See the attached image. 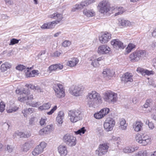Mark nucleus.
I'll use <instances>...</instances> for the list:
<instances>
[{
    "mask_svg": "<svg viewBox=\"0 0 156 156\" xmlns=\"http://www.w3.org/2000/svg\"><path fill=\"white\" fill-rule=\"evenodd\" d=\"M87 97L88 104L90 107L101 104L102 102L101 96L96 91H92L89 93Z\"/></svg>",
    "mask_w": 156,
    "mask_h": 156,
    "instance_id": "obj_1",
    "label": "nucleus"
},
{
    "mask_svg": "<svg viewBox=\"0 0 156 156\" xmlns=\"http://www.w3.org/2000/svg\"><path fill=\"white\" fill-rule=\"evenodd\" d=\"M104 101L109 103H114L117 100V94L111 91H107L104 94Z\"/></svg>",
    "mask_w": 156,
    "mask_h": 156,
    "instance_id": "obj_2",
    "label": "nucleus"
},
{
    "mask_svg": "<svg viewBox=\"0 0 156 156\" xmlns=\"http://www.w3.org/2000/svg\"><path fill=\"white\" fill-rule=\"evenodd\" d=\"M53 88L55 92V95L58 98H62L65 95V90L63 86L60 83L54 84Z\"/></svg>",
    "mask_w": 156,
    "mask_h": 156,
    "instance_id": "obj_3",
    "label": "nucleus"
},
{
    "mask_svg": "<svg viewBox=\"0 0 156 156\" xmlns=\"http://www.w3.org/2000/svg\"><path fill=\"white\" fill-rule=\"evenodd\" d=\"M98 8L101 13H106L110 10V5L108 1L104 0L99 2Z\"/></svg>",
    "mask_w": 156,
    "mask_h": 156,
    "instance_id": "obj_4",
    "label": "nucleus"
},
{
    "mask_svg": "<svg viewBox=\"0 0 156 156\" xmlns=\"http://www.w3.org/2000/svg\"><path fill=\"white\" fill-rule=\"evenodd\" d=\"M62 140L64 143L71 147L75 145L76 144V137L69 133L64 135Z\"/></svg>",
    "mask_w": 156,
    "mask_h": 156,
    "instance_id": "obj_5",
    "label": "nucleus"
},
{
    "mask_svg": "<svg viewBox=\"0 0 156 156\" xmlns=\"http://www.w3.org/2000/svg\"><path fill=\"white\" fill-rule=\"evenodd\" d=\"M47 144L44 142H41L34 148L32 152V154L34 156H37L41 154L46 147Z\"/></svg>",
    "mask_w": 156,
    "mask_h": 156,
    "instance_id": "obj_6",
    "label": "nucleus"
},
{
    "mask_svg": "<svg viewBox=\"0 0 156 156\" xmlns=\"http://www.w3.org/2000/svg\"><path fill=\"white\" fill-rule=\"evenodd\" d=\"M84 89V87L81 85H73L70 88L69 90L72 94L78 96L81 94Z\"/></svg>",
    "mask_w": 156,
    "mask_h": 156,
    "instance_id": "obj_7",
    "label": "nucleus"
},
{
    "mask_svg": "<svg viewBox=\"0 0 156 156\" xmlns=\"http://www.w3.org/2000/svg\"><path fill=\"white\" fill-rule=\"evenodd\" d=\"M115 125V120L112 118H107L104 124V127L107 131H112Z\"/></svg>",
    "mask_w": 156,
    "mask_h": 156,
    "instance_id": "obj_8",
    "label": "nucleus"
},
{
    "mask_svg": "<svg viewBox=\"0 0 156 156\" xmlns=\"http://www.w3.org/2000/svg\"><path fill=\"white\" fill-rule=\"evenodd\" d=\"M80 112L79 111H70L69 113V116L70 117V121L73 122H75L80 119Z\"/></svg>",
    "mask_w": 156,
    "mask_h": 156,
    "instance_id": "obj_9",
    "label": "nucleus"
},
{
    "mask_svg": "<svg viewBox=\"0 0 156 156\" xmlns=\"http://www.w3.org/2000/svg\"><path fill=\"white\" fill-rule=\"evenodd\" d=\"M112 38V35L108 32L102 33L99 36V38L100 42L102 44L107 43Z\"/></svg>",
    "mask_w": 156,
    "mask_h": 156,
    "instance_id": "obj_10",
    "label": "nucleus"
},
{
    "mask_svg": "<svg viewBox=\"0 0 156 156\" xmlns=\"http://www.w3.org/2000/svg\"><path fill=\"white\" fill-rule=\"evenodd\" d=\"M111 51V48L107 45H101L98 48L97 53L99 55L108 54Z\"/></svg>",
    "mask_w": 156,
    "mask_h": 156,
    "instance_id": "obj_11",
    "label": "nucleus"
},
{
    "mask_svg": "<svg viewBox=\"0 0 156 156\" xmlns=\"http://www.w3.org/2000/svg\"><path fill=\"white\" fill-rule=\"evenodd\" d=\"M109 147L107 144L104 143L100 144L99 146L98 155L99 156H102L106 154L108 151Z\"/></svg>",
    "mask_w": 156,
    "mask_h": 156,
    "instance_id": "obj_12",
    "label": "nucleus"
},
{
    "mask_svg": "<svg viewBox=\"0 0 156 156\" xmlns=\"http://www.w3.org/2000/svg\"><path fill=\"white\" fill-rule=\"evenodd\" d=\"M121 81L124 83L132 82L133 81L132 74L129 72H126L123 74L121 77Z\"/></svg>",
    "mask_w": 156,
    "mask_h": 156,
    "instance_id": "obj_13",
    "label": "nucleus"
},
{
    "mask_svg": "<svg viewBox=\"0 0 156 156\" xmlns=\"http://www.w3.org/2000/svg\"><path fill=\"white\" fill-rule=\"evenodd\" d=\"M109 109L108 108H105L101 109L99 112L94 114V117L98 119H100L107 115L109 111Z\"/></svg>",
    "mask_w": 156,
    "mask_h": 156,
    "instance_id": "obj_14",
    "label": "nucleus"
},
{
    "mask_svg": "<svg viewBox=\"0 0 156 156\" xmlns=\"http://www.w3.org/2000/svg\"><path fill=\"white\" fill-rule=\"evenodd\" d=\"M54 129V128L53 125H48L46 127L41 129L39 131V133L40 135H44L49 133L53 131Z\"/></svg>",
    "mask_w": 156,
    "mask_h": 156,
    "instance_id": "obj_15",
    "label": "nucleus"
},
{
    "mask_svg": "<svg viewBox=\"0 0 156 156\" xmlns=\"http://www.w3.org/2000/svg\"><path fill=\"white\" fill-rule=\"evenodd\" d=\"M111 44L115 48L123 49L125 48L123 43L118 39L112 40L111 42Z\"/></svg>",
    "mask_w": 156,
    "mask_h": 156,
    "instance_id": "obj_16",
    "label": "nucleus"
},
{
    "mask_svg": "<svg viewBox=\"0 0 156 156\" xmlns=\"http://www.w3.org/2000/svg\"><path fill=\"white\" fill-rule=\"evenodd\" d=\"M58 21H53L52 22H48L44 23L41 27V28L42 29H52L55 27V25L58 24Z\"/></svg>",
    "mask_w": 156,
    "mask_h": 156,
    "instance_id": "obj_17",
    "label": "nucleus"
},
{
    "mask_svg": "<svg viewBox=\"0 0 156 156\" xmlns=\"http://www.w3.org/2000/svg\"><path fill=\"white\" fill-rule=\"evenodd\" d=\"M49 17L56 19V20L55 21H58V22H57L58 23H59L63 18L62 15L57 12L53 13V14L49 15Z\"/></svg>",
    "mask_w": 156,
    "mask_h": 156,
    "instance_id": "obj_18",
    "label": "nucleus"
},
{
    "mask_svg": "<svg viewBox=\"0 0 156 156\" xmlns=\"http://www.w3.org/2000/svg\"><path fill=\"white\" fill-rule=\"evenodd\" d=\"M33 146V144L29 142L25 143L21 146V150L24 152H27L29 151Z\"/></svg>",
    "mask_w": 156,
    "mask_h": 156,
    "instance_id": "obj_19",
    "label": "nucleus"
},
{
    "mask_svg": "<svg viewBox=\"0 0 156 156\" xmlns=\"http://www.w3.org/2000/svg\"><path fill=\"white\" fill-rule=\"evenodd\" d=\"M58 151L61 156H65L68 153L67 147L64 145H60L58 147Z\"/></svg>",
    "mask_w": 156,
    "mask_h": 156,
    "instance_id": "obj_20",
    "label": "nucleus"
},
{
    "mask_svg": "<svg viewBox=\"0 0 156 156\" xmlns=\"http://www.w3.org/2000/svg\"><path fill=\"white\" fill-rule=\"evenodd\" d=\"M31 68H30L27 67V72L26 73V76L27 77H33L35 76L36 75H37L39 74L38 71L36 70H34L31 72H29V69H31Z\"/></svg>",
    "mask_w": 156,
    "mask_h": 156,
    "instance_id": "obj_21",
    "label": "nucleus"
},
{
    "mask_svg": "<svg viewBox=\"0 0 156 156\" xmlns=\"http://www.w3.org/2000/svg\"><path fill=\"white\" fill-rule=\"evenodd\" d=\"M64 116V114L63 111H61L58 113V115L56 118V121L59 124V126H61L63 122V119Z\"/></svg>",
    "mask_w": 156,
    "mask_h": 156,
    "instance_id": "obj_22",
    "label": "nucleus"
},
{
    "mask_svg": "<svg viewBox=\"0 0 156 156\" xmlns=\"http://www.w3.org/2000/svg\"><path fill=\"white\" fill-rule=\"evenodd\" d=\"M12 67L11 64L8 62H5L2 64L0 67V71L1 72L3 73L10 69Z\"/></svg>",
    "mask_w": 156,
    "mask_h": 156,
    "instance_id": "obj_23",
    "label": "nucleus"
},
{
    "mask_svg": "<svg viewBox=\"0 0 156 156\" xmlns=\"http://www.w3.org/2000/svg\"><path fill=\"white\" fill-rule=\"evenodd\" d=\"M143 123L140 121H136L133 124V128L136 132H139L141 130Z\"/></svg>",
    "mask_w": 156,
    "mask_h": 156,
    "instance_id": "obj_24",
    "label": "nucleus"
},
{
    "mask_svg": "<svg viewBox=\"0 0 156 156\" xmlns=\"http://www.w3.org/2000/svg\"><path fill=\"white\" fill-rule=\"evenodd\" d=\"M136 71L137 72L141 73L143 75H150L153 74V71H149L147 70L144 69L143 68L140 67L137 68Z\"/></svg>",
    "mask_w": 156,
    "mask_h": 156,
    "instance_id": "obj_25",
    "label": "nucleus"
},
{
    "mask_svg": "<svg viewBox=\"0 0 156 156\" xmlns=\"http://www.w3.org/2000/svg\"><path fill=\"white\" fill-rule=\"evenodd\" d=\"M102 75L104 77L106 80H109L112 77V74L109 69H106L102 72Z\"/></svg>",
    "mask_w": 156,
    "mask_h": 156,
    "instance_id": "obj_26",
    "label": "nucleus"
},
{
    "mask_svg": "<svg viewBox=\"0 0 156 156\" xmlns=\"http://www.w3.org/2000/svg\"><path fill=\"white\" fill-rule=\"evenodd\" d=\"M63 68V66L60 64H56L50 66L48 68V71L50 72L52 71H55L58 69H62Z\"/></svg>",
    "mask_w": 156,
    "mask_h": 156,
    "instance_id": "obj_27",
    "label": "nucleus"
},
{
    "mask_svg": "<svg viewBox=\"0 0 156 156\" xmlns=\"http://www.w3.org/2000/svg\"><path fill=\"white\" fill-rule=\"evenodd\" d=\"M129 60L132 62H136L139 60L136 51L129 55Z\"/></svg>",
    "mask_w": 156,
    "mask_h": 156,
    "instance_id": "obj_28",
    "label": "nucleus"
},
{
    "mask_svg": "<svg viewBox=\"0 0 156 156\" xmlns=\"http://www.w3.org/2000/svg\"><path fill=\"white\" fill-rule=\"evenodd\" d=\"M26 86L34 90H37L38 92L41 93L43 92V89L40 86H35L31 84H26Z\"/></svg>",
    "mask_w": 156,
    "mask_h": 156,
    "instance_id": "obj_29",
    "label": "nucleus"
},
{
    "mask_svg": "<svg viewBox=\"0 0 156 156\" xmlns=\"http://www.w3.org/2000/svg\"><path fill=\"white\" fill-rule=\"evenodd\" d=\"M83 14L88 17H92L95 15V12L93 9H84L83 11Z\"/></svg>",
    "mask_w": 156,
    "mask_h": 156,
    "instance_id": "obj_30",
    "label": "nucleus"
},
{
    "mask_svg": "<svg viewBox=\"0 0 156 156\" xmlns=\"http://www.w3.org/2000/svg\"><path fill=\"white\" fill-rule=\"evenodd\" d=\"M138 147H127L123 149V151L125 153H132L138 150Z\"/></svg>",
    "mask_w": 156,
    "mask_h": 156,
    "instance_id": "obj_31",
    "label": "nucleus"
},
{
    "mask_svg": "<svg viewBox=\"0 0 156 156\" xmlns=\"http://www.w3.org/2000/svg\"><path fill=\"white\" fill-rule=\"evenodd\" d=\"M151 138L147 135H145L143 136V138L141 144L142 145L146 146L148 144L151 143Z\"/></svg>",
    "mask_w": 156,
    "mask_h": 156,
    "instance_id": "obj_32",
    "label": "nucleus"
},
{
    "mask_svg": "<svg viewBox=\"0 0 156 156\" xmlns=\"http://www.w3.org/2000/svg\"><path fill=\"white\" fill-rule=\"evenodd\" d=\"M79 61L77 58H74L72 59V60L69 61L67 63V65L69 66L73 67L76 65Z\"/></svg>",
    "mask_w": 156,
    "mask_h": 156,
    "instance_id": "obj_33",
    "label": "nucleus"
},
{
    "mask_svg": "<svg viewBox=\"0 0 156 156\" xmlns=\"http://www.w3.org/2000/svg\"><path fill=\"white\" fill-rule=\"evenodd\" d=\"M136 48V45L133 44L129 43L126 48L125 54H127L131 52L132 50Z\"/></svg>",
    "mask_w": 156,
    "mask_h": 156,
    "instance_id": "obj_34",
    "label": "nucleus"
},
{
    "mask_svg": "<svg viewBox=\"0 0 156 156\" xmlns=\"http://www.w3.org/2000/svg\"><path fill=\"white\" fill-rule=\"evenodd\" d=\"M127 124L126 123V121L124 119H121L120 122V128L122 130H125L126 129Z\"/></svg>",
    "mask_w": 156,
    "mask_h": 156,
    "instance_id": "obj_35",
    "label": "nucleus"
},
{
    "mask_svg": "<svg viewBox=\"0 0 156 156\" xmlns=\"http://www.w3.org/2000/svg\"><path fill=\"white\" fill-rule=\"evenodd\" d=\"M51 107V105L49 103L44 104L42 106H40L38 108L40 111H42L44 110L48 109Z\"/></svg>",
    "mask_w": 156,
    "mask_h": 156,
    "instance_id": "obj_36",
    "label": "nucleus"
},
{
    "mask_svg": "<svg viewBox=\"0 0 156 156\" xmlns=\"http://www.w3.org/2000/svg\"><path fill=\"white\" fill-rule=\"evenodd\" d=\"M114 11L116 12L115 15L116 16L122 14L123 12L124 9L122 7H120L115 9Z\"/></svg>",
    "mask_w": 156,
    "mask_h": 156,
    "instance_id": "obj_37",
    "label": "nucleus"
},
{
    "mask_svg": "<svg viewBox=\"0 0 156 156\" xmlns=\"http://www.w3.org/2000/svg\"><path fill=\"white\" fill-rule=\"evenodd\" d=\"M136 51L139 60L141 58L143 57L146 55V51L144 50H136Z\"/></svg>",
    "mask_w": 156,
    "mask_h": 156,
    "instance_id": "obj_38",
    "label": "nucleus"
},
{
    "mask_svg": "<svg viewBox=\"0 0 156 156\" xmlns=\"http://www.w3.org/2000/svg\"><path fill=\"white\" fill-rule=\"evenodd\" d=\"M18 136H19L20 138H28L31 135L29 133L25 134L23 132H20L19 131H18Z\"/></svg>",
    "mask_w": 156,
    "mask_h": 156,
    "instance_id": "obj_39",
    "label": "nucleus"
},
{
    "mask_svg": "<svg viewBox=\"0 0 156 156\" xmlns=\"http://www.w3.org/2000/svg\"><path fill=\"white\" fill-rule=\"evenodd\" d=\"M143 136H142L139 134H137L135 136V139L136 141L140 144H141L143 139Z\"/></svg>",
    "mask_w": 156,
    "mask_h": 156,
    "instance_id": "obj_40",
    "label": "nucleus"
},
{
    "mask_svg": "<svg viewBox=\"0 0 156 156\" xmlns=\"http://www.w3.org/2000/svg\"><path fill=\"white\" fill-rule=\"evenodd\" d=\"M147 154L146 150L140 151L138 152L135 156H147Z\"/></svg>",
    "mask_w": 156,
    "mask_h": 156,
    "instance_id": "obj_41",
    "label": "nucleus"
},
{
    "mask_svg": "<svg viewBox=\"0 0 156 156\" xmlns=\"http://www.w3.org/2000/svg\"><path fill=\"white\" fill-rule=\"evenodd\" d=\"M152 101L151 99H147L146 100L145 104L144 106L145 108H147L151 106V105Z\"/></svg>",
    "mask_w": 156,
    "mask_h": 156,
    "instance_id": "obj_42",
    "label": "nucleus"
},
{
    "mask_svg": "<svg viewBox=\"0 0 156 156\" xmlns=\"http://www.w3.org/2000/svg\"><path fill=\"white\" fill-rule=\"evenodd\" d=\"M28 92L27 94H25L26 95H27L26 97L27 100H32L33 99V95L32 94L30 95V91L28 89H27V90L26 92Z\"/></svg>",
    "mask_w": 156,
    "mask_h": 156,
    "instance_id": "obj_43",
    "label": "nucleus"
},
{
    "mask_svg": "<svg viewBox=\"0 0 156 156\" xmlns=\"http://www.w3.org/2000/svg\"><path fill=\"white\" fill-rule=\"evenodd\" d=\"M121 23V25L123 26H129L131 24L129 21L124 20H122Z\"/></svg>",
    "mask_w": 156,
    "mask_h": 156,
    "instance_id": "obj_44",
    "label": "nucleus"
},
{
    "mask_svg": "<svg viewBox=\"0 0 156 156\" xmlns=\"http://www.w3.org/2000/svg\"><path fill=\"white\" fill-rule=\"evenodd\" d=\"M86 131V129H85L84 127H83L80 129L78 130L77 131H75V134L81 135V134H84L85 133V131Z\"/></svg>",
    "mask_w": 156,
    "mask_h": 156,
    "instance_id": "obj_45",
    "label": "nucleus"
},
{
    "mask_svg": "<svg viewBox=\"0 0 156 156\" xmlns=\"http://www.w3.org/2000/svg\"><path fill=\"white\" fill-rule=\"evenodd\" d=\"M81 6L80 4H76L72 8L71 11L75 12L76 10L81 9Z\"/></svg>",
    "mask_w": 156,
    "mask_h": 156,
    "instance_id": "obj_46",
    "label": "nucleus"
},
{
    "mask_svg": "<svg viewBox=\"0 0 156 156\" xmlns=\"http://www.w3.org/2000/svg\"><path fill=\"white\" fill-rule=\"evenodd\" d=\"M90 60L92 61L91 63V65L94 67H96L99 66V62L96 60V59H91Z\"/></svg>",
    "mask_w": 156,
    "mask_h": 156,
    "instance_id": "obj_47",
    "label": "nucleus"
},
{
    "mask_svg": "<svg viewBox=\"0 0 156 156\" xmlns=\"http://www.w3.org/2000/svg\"><path fill=\"white\" fill-rule=\"evenodd\" d=\"M27 90H26L25 89H24L22 91H21L20 89L16 90V93L17 94H27L28 92H27Z\"/></svg>",
    "mask_w": 156,
    "mask_h": 156,
    "instance_id": "obj_48",
    "label": "nucleus"
},
{
    "mask_svg": "<svg viewBox=\"0 0 156 156\" xmlns=\"http://www.w3.org/2000/svg\"><path fill=\"white\" fill-rule=\"evenodd\" d=\"M145 123L146 124L148 125L149 128L151 129H153L154 127V123L152 122H150L148 120L146 121Z\"/></svg>",
    "mask_w": 156,
    "mask_h": 156,
    "instance_id": "obj_49",
    "label": "nucleus"
},
{
    "mask_svg": "<svg viewBox=\"0 0 156 156\" xmlns=\"http://www.w3.org/2000/svg\"><path fill=\"white\" fill-rule=\"evenodd\" d=\"M62 53V51H56L51 54L52 57H59L60 55Z\"/></svg>",
    "mask_w": 156,
    "mask_h": 156,
    "instance_id": "obj_50",
    "label": "nucleus"
},
{
    "mask_svg": "<svg viewBox=\"0 0 156 156\" xmlns=\"http://www.w3.org/2000/svg\"><path fill=\"white\" fill-rule=\"evenodd\" d=\"M13 147L10 145H7L6 147L5 148V150L9 152H11L12 151Z\"/></svg>",
    "mask_w": 156,
    "mask_h": 156,
    "instance_id": "obj_51",
    "label": "nucleus"
},
{
    "mask_svg": "<svg viewBox=\"0 0 156 156\" xmlns=\"http://www.w3.org/2000/svg\"><path fill=\"white\" fill-rule=\"evenodd\" d=\"M88 2H87V0L81 2L80 3V5L81 6V8L82 9L84 7L88 5Z\"/></svg>",
    "mask_w": 156,
    "mask_h": 156,
    "instance_id": "obj_52",
    "label": "nucleus"
},
{
    "mask_svg": "<svg viewBox=\"0 0 156 156\" xmlns=\"http://www.w3.org/2000/svg\"><path fill=\"white\" fill-rule=\"evenodd\" d=\"M19 40H17L15 38H13L10 40L9 45H13L14 44H17L19 42Z\"/></svg>",
    "mask_w": 156,
    "mask_h": 156,
    "instance_id": "obj_53",
    "label": "nucleus"
},
{
    "mask_svg": "<svg viewBox=\"0 0 156 156\" xmlns=\"http://www.w3.org/2000/svg\"><path fill=\"white\" fill-rule=\"evenodd\" d=\"M26 67L23 66V65H18L16 67V69L20 70L22 71L24 69H25L26 68Z\"/></svg>",
    "mask_w": 156,
    "mask_h": 156,
    "instance_id": "obj_54",
    "label": "nucleus"
},
{
    "mask_svg": "<svg viewBox=\"0 0 156 156\" xmlns=\"http://www.w3.org/2000/svg\"><path fill=\"white\" fill-rule=\"evenodd\" d=\"M71 44V42L67 40L64 41L62 43V46L64 47H68Z\"/></svg>",
    "mask_w": 156,
    "mask_h": 156,
    "instance_id": "obj_55",
    "label": "nucleus"
},
{
    "mask_svg": "<svg viewBox=\"0 0 156 156\" xmlns=\"http://www.w3.org/2000/svg\"><path fill=\"white\" fill-rule=\"evenodd\" d=\"M5 105L3 102H1L0 103V112H2L5 110Z\"/></svg>",
    "mask_w": 156,
    "mask_h": 156,
    "instance_id": "obj_56",
    "label": "nucleus"
},
{
    "mask_svg": "<svg viewBox=\"0 0 156 156\" xmlns=\"http://www.w3.org/2000/svg\"><path fill=\"white\" fill-rule=\"evenodd\" d=\"M120 139L119 137H116L114 136H112V138L111 140L114 141H117V143H119V142L120 141Z\"/></svg>",
    "mask_w": 156,
    "mask_h": 156,
    "instance_id": "obj_57",
    "label": "nucleus"
},
{
    "mask_svg": "<svg viewBox=\"0 0 156 156\" xmlns=\"http://www.w3.org/2000/svg\"><path fill=\"white\" fill-rule=\"evenodd\" d=\"M57 109V106H54L53 108H52L50 111L47 112V114L48 115H51L54 113V111H55Z\"/></svg>",
    "mask_w": 156,
    "mask_h": 156,
    "instance_id": "obj_58",
    "label": "nucleus"
},
{
    "mask_svg": "<svg viewBox=\"0 0 156 156\" xmlns=\"http://www.w3.org/2000/svg\"><path fill=\"white\" fill-rule=\"evenodd\" d=\"M22 112L25 117H27L28 115L29 114L28 112L27 108L23 110L22 111Z\"/></svg>",
    "mask_w": 156,
    "mask_h": 156,
    "instance_id": "obj_59",
    "label": "nucleus"
},
{
    "mask_svg": "<svg viewBox=\"0 0 156 156\" xmlns=\"http://www.w3.org/2000/svg\"><path fill=\"white\" fill-rule=\"evenodd\" d=\"M35 117H32L29 120V123L30 125H33L34 124Z\"/></svg>",
    "mask_w": 156,
    "mask_h": 156,
    "instance_id": "obj_60",
    "label": "nucleus"
},
{
    "mask_svg": "<svg viewBox=\"0 0 156 156\" xmlns=\"http://www.w3.org/2000/svg\"><path fill=\"white\" fill-rule=\"evenodd\" d=\"M46 119L41 118L39 122L41 126L44 125L46 123Z\"/></svg>",
    "mask_w": 156,
    "mask_h": 156,
    "instance_id": "obj_61",
    "label": "nucleus"
},
{
    "mask_svg": "<svg viewBox=\"0 0 156 156\" xmlns=\"http://www.w3.org/2000/svg\"><path fill=\"white\" fill-rule=\"evenodd\" d=\"M18 100L19 101L21 102H23L27 100L26 97H19L18 98Z\"/></svg>",
    "mask_w": 156,
    "mask_h": 156,
    "instance_id": "obj_62",
    "label": "nucleus"
},
{
    "mask_svg": "<svg viewBox=\"0 0 156 156\" xmlns=\"http://www.w3.org/2000/svg\"><path fill=\"white\" fill-rule=\"evenodd\" d=\"M40 105V104L38 102H37L35 103H31L30 104V106L33 107H37V106Z\"/></svg>",
    "mask_w": 156,
    "mask_h": 156,
    "instance_id": "obj_63",
    "label": "nucleus"
},
{
    "mask_svg": "<svg viewBox=\"0 0 156 156\" xmlns=\"http://www.w3.org/2000/svg\"><path fill=\"white\" fill-rule=\"evenodd\" d=\"M150 46L152 48H156V42L153 41L150 45Z\"/></svg>",
    "mask_w": 156,
    "mask_h": 156,
    "instance_id": "obj_64",
    "label": "nucleus"
}]
</instances>
